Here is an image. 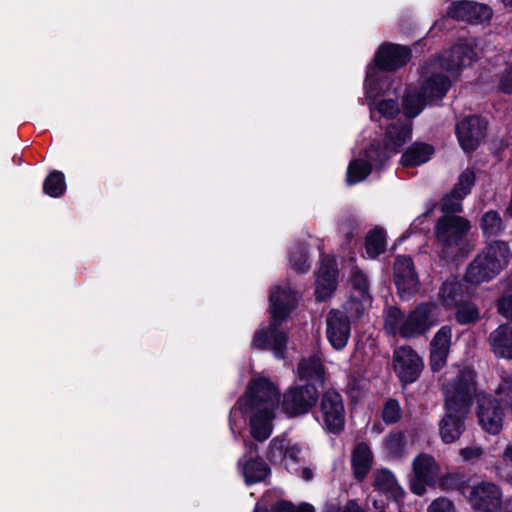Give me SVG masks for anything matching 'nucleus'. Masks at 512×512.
Returning a JSON list of instances; mask_svg holds the SVG:
<instances>
[{"instance_id":"obj_32","label":"nucleus","mask_w":512,"mask_h":512,"mask_svg":"<svg viewBox=\"0 0 512 512\" xmlns=\"http://www.w3.org/2000/svg\"><path fill=\"white\" fill-rule=\"evenodd\" d=\"M386 233L383 229L375 228L366 237V254L374 259L385 251Z\"/></svg>"},{"instance_id":"obj_34","label":"nucleus","mask_w":512,"mask_h":512,"mask_svg":"<svg viewBox=\"0 0 512 512\" xmlns=\"http://www.w3.org/2000/svg\"><path fill=\"white\" fill-rule=\"evenodd\" d=\"M350 282L353 288L358 292V296H354V300H358L363 307V303H369L371 297L369 295V282L367 276L358 268L351 272Z\"/></svg>"},{"instance_id":"obj_9","label":"nucleus","mask_w":512,"mask_h":512,"mask_svg":"<svg viewBox=\"0 0 512 512\" xmlns=\"http://www.w3.org/2000/svg\"><path fill=\"white\" fill-rule=\"evenodd\" d=\"M375 67L371 66L366 73L364 81V89L366 97L369 99V111L372 121H380L385 119L392 120L399 114L400 108L398 102L394 98L378 96L379 91L386 86L385 82H377L374 79Z\"/></svg>"},{"instance_id":"obj_31","label":"nucleus","mask_w":512,"mask_h":512,"mask_svg":"<svg viewBox=\"0 0 512 512\" xmlns=\"http://www.w3.org/2000/svg\"><path fill=\"white\" fill-rule=\"evenodd\" d=\"M479 226L486 238L498 236L504 230L503 220L495 210L486 211L479 220Z\"/></svg>"},{"instance_id":"obj_38","label":"nucleus","mask_w":512,"mask_h":512,"mask_svg":"<svg viewBox=\"0 0 512 512\" xmlns=\"http://www.w3.org/2000/svg\"><path fill=\"white\" fill-rule=\"evenodd\" d=\"M402 410L400 404L395 399H389L382 410V418L386 424H394L400 420Z\"/></svg>"},{"instance_id":"obj_37","label":"nucleus","mask_w":512,"mask_h":512,"mask_svg":"<svg viewBox=\"0 0 512 512\" xmlns=\"http://www.w3.org/2000/svg\"><path fill=\"white\" fill-rule=\"evenodd\" d=\"M479 318V311L472 303H463L459 305L456 312V320L460 324H469Z\"/></svg>"},{"instance_id":"obj_44","label":"nucleus","mask_w":512,"mask_h":512,"mask_svg":"<svg viewBox=\"0 0 512 512\" xmlns=\"http://www.w3.org/2000/svg\"><path fill=\"white\" fill-rule=\"evenodd\" d=\"M484 451L483 449L478 445H472L469 447L462 448L460 450V455L465 461H476L481 459L483 456Z\"/></svg>"},{"instance_id":"obj_7","label":"nucleus","mask_w":512,"mask_h":512,"mask_svg":"<svg viewBox=\"0 0 512 512\" xmlns=\"http://www.w3.org/2000/svg\"><path fill=\"white\" fill-rule=\"evenodd\" d=\"M509 245L501 240L491 241L467 267L465 279L472 284H480L495 278L509 263Z\"/></svg>"},{"instance_id":"obj_57","label":"nucleus","mask_w":512,"mask_h":512,"mask_svg":"<svg viewBox=\"0 0 512 512\" xmlns=\"http://www.w3.org/2000/svg\"><path fill=\"white\" fill-rule=\"evenodd\" d=\"M356 313H357L358 315H359V314H361V311L359 310V308H358V307L356 308Z\"/></svg>"},{"instance_id":"obj_29","label":"nucleus","mask_w":512,"mask_h":512,"mask_svg":"<svg viewBox=\"0 0 512 512\" xmlns=\"http://www.w3.org/2000/svg\"><path fill=\"white\" fill-rule=\"evenodd\" d=\"M351 462L354 477L358 481L364 480L373 462L372 452L366 443L362 442L356 445L352 452Z\"/></svg>"},{"instance_id":"obj_22","label":"nucleus","mask_w":512,"mask_h":512,"mask_svg":"<svg viewBox=\"0 0 512 512\" xmlns=\"http://www.w3.org/2000/svg\"><path fill=\"white\" fill-rule=\"evenodd\" d=\"M448 17L469 23H483L492 16V10L484 4L470 1L453 2L447 12Z\"/></svg>"},{"instance_id":"obj_24","label":"nucleus","mask_w":512,"mask_h":512,"mask_svg":"<svg viewBox=\"0 0 512 512\" xmlns=\"http://www.w3.org/2000/svg\"><path fill=\"white\" fill-rule=\"evenodd\" d=\"M452 341V329L450 326H442L433 336L430 342V367L433 371H439L447 362Z\"/></svg>"},{"instance_id":"obj_23","label":"nucleus","mask_w":512,"mask_h":512,"mask_svg":"<svg viewBox=\"0 0 512 512\" xmlns=\"http://www.w3.org/2000/svg\"><path fill=\"white\" fill-rule=\"evenodd\" d=\"M486 123L477 116L464 118L456 126V134L462 149L466 152L476 149L484 135Z\"/></svg>"},{"instance_id":"obj_18","label":"nucleus","mask_w":512,"mask_h":512,"mask_svg":"<svg viewBox=\"0 0 512 512\" xmlns=\"http://www.w3.org/2000/svg\"><path fill=\"white\" fill-rule=\"evenodd\" d=\"M394 282L402 299H408L418 292L420 282L410 257L398 256L396 258Z\"/></svg>"},{"instance_id":"obj_47","label":"nucleus","mask_w":512,"mask_h":512,"mask_svg":"<svg viewBox=\"0 0 512 512\" xmlns=\"http://www.w3.org/2000/svg\"><path fill=\"white\" fill-rule=\"evenodd\" d=\"M499 88L505 93H512V64L506 69L499 83Z\"/></svg>"},{"instance_id":"obj_48","label":"nucleus","mask_w":512,"mask_h":512,"mask_svg":"<svg viewBox=\"0 0 512 512\" xmlns=\"http://www.w3.org/2000/svg\"><path fill=\"white\" fill-rule=\"evenodd\" d=\"M291 473L298 475L304 481H310L313 476V470L310 467H297L296 464H293L290 468H287Z\"/></svg>"},{"instance_id":"obj_3","label":"nucleus","mask_w":512,"mask_h":512,"mask_svg":"<svg viewBox=\"0 0 512 512\" xmlns=\"http://www.w3.org/2000/svg\"><path fill=\"white\" fill-rule=\"evenodd\" d=\"M298 301L297 293L288 283L273 288L269 296L271 322L267 329H258L252 341L255 349H271L277 358H283L288 337L279 325L288 317Z\"/></svg>"},{"instance_id":"obj_36","label":"nucleus","mask_w":512,"mask_h":512,"mask_svg":"<svg viewBox=\"0 0 512 512\" xmlns=\"http://www.w3.org/2000/svg\"><path fill=\"white\" fill-rule=\"evenodd\" d=\"M465 197L455 190L445 195L442 200L443 215H454L462 211V200Z\"/></svg>"},{"instance_id":"obj_27","label":"nucleus","mask_w":512,"mask_h":512,"mask_svg":"<svg viewBox=\"0 0 512 512\" xmlns=\"http://www.w3.org/2000/svg\"><path fill=\"white\" fill-rule=\"evenodd\" d=\"M297 376L310 384L322 385L325 382V368L321 359L317 355L302 358L297 366Z\"/></svg>"},{"instance_id":"obj_21","label":"nucleus","mask_w":512,"mask_h":512,"mask_svg":"<svg viewBox=\"0 0 512 512\" xmlns=\"http://www.w3.org/2000/svg\"><path fill=\"white\" fill-rule=\"evenodd\" d=\"M301 448L286 438L275 437L269 443L266 457L274 465L290 468L301 461Z\"/></svg>"},{"instance_id":"obj_28","label":"nucleus","mask_w":512,"mask_h":512,"mask_svg":"<svg viewBox=\"0 0 512 512\" xmlns=\"http://www.w3.org/2000/svg\"><path fill=\"white\" fill-rule=\"evenodd\" d=\"M493 353L500 358L512 359V327L500 325L489 336Z\"/></svg>"},{"instance_id":"obj_39","label":"nucleus","mask_w":512,"mask_h":512,"mask_svg":"<svg viewBox=\"0 0 512 512\" xmlns=\"http://www.w3.org/2000/svg\"><path fill=\"white\" fill-rule=\"evenodd\" d=\"M290 263L292 264V267L298 272L308 271L310 265L308 264L306 247H295L291 252Z\"/></svg>"},{"instance_id":"obj_20","label":"nucleus","mask_w":512,"mask_h":512,"mask_svg":"<svg viewBox=\"0 0 512 512\" xmlns=\"http://www.w3.org/2000/svg\"><path fill=\"white\" fill-rule=\"evenodd\" d=\"M477 415L481 427L486 432L496 435L502 430L504 413L498 401L492 396H479Z\"/></svg>"},{"instance_id":"obj_4","label":"nucleus","mask_w":512,"mask_h":512,"mask_svg":"<svg viewBox=\"0 0 512 512\" xmlns=\"http://www.w3.org/2000/svg\"><path fill=\"white\" fill-rule=\"evenodd\" d=\"M411 139L410 125H403L398 128L391 125L387 128L384 138V147L372 143L364 150V159L351 161L347 168L346 180L349 185L359 183L366 179L372 168H378Z\"/></svg>"},{"instance_id":"obj_55","label":"nucleus","mask_w":512,"mask_h":512,"mask_svg":"<svg viewBox=\"0 0 512 512\" xmlns=\"http://www.w3.org/2000/svg\"><path fill=\"white\" fill-rule=\"evenodd\" d=\"M506 6H512V0H502Z\"/></svg>"},{"instance_id":"obj_42","label":"nucleus","mask_w":512,"mask_h":512,"mask_svg":"<svg viewBox=\"0 0 512 512\" xmlns=\"http://www.w3.org/2000/svg\"><path fill=\"white\" fill-rule=\"evenodd\" d=\"M474 182V172L472 170L466 169L459 176L458 183L456 184L453 190L457 191L462 196L466 197L470 193V190L474 185Z\"/></svg>"},{"instance_id":"obj_2","label":"nucleus","mask_w":512,"mask_h":512,"mask_svg":"<svg viewBox=\"0 0 512 512\" xmlns=\"http://www.w3.org/2000/svg\"><path fill=\"white\" fill-rule=\"evenodd\" d=\"M278 404L279 393L273 383L264 377L253 379L245 395L239 399V410L251 415V435L256 440L264 441L271 435L272 420Z\"/></svg>"},{"instance_id":"obj_5","label":"nucleus","mask_w":512,"mask_h":512,"mask_svg":"<svg viewBox=\"0 0 512 512\" xmlns=\"http://www.w3.org/2000/svg\"><path fill=\"white\" fill-rule=\"evenodd\" d=\"M438 321V307L433 303H421L408 314L396 306L385 311L384 330L388 335L405 339L425 334Z\"/></svg>"},{"instance_id":"obj_41","label":"nucleus","mask_w":512,"mask_h":512,"mask_svg":"<svg viewBox=\"0 0 512 512\" xmlns=\"http://www.w3.org/2000/svg\"><path fill=\"white\" fill-rule=\"evenodd\" d=\"M495 393L504 401L512 400V373L502 372L500 383L495 389Z\"/></svg>"},{"instance_id":"obj_56","label":"nucleus","mask_w":512,"mask_h":512,"mask_svg":"<svg viewBox=\"0 0 512 512\" xmlns=\"http://www.w3.org/2000/svg\"><path fill=\"white\" fill-rule=\"evenodd\" d=\"M230 429H231L232 433L235 434V432H234V424H233L231 419H230Z\"/></svg>"},{"instance_id":"obj_11","label":"nucleus","mask_w":512,"mask_h":512,"mask_svg":"<svg viewBox=\"0 0 512 512\" xmlns=\"http://www.w3.org/2000/svg\"><path fill=\"white\" fill-rule=\"evenodd\" d=\"M318 390L314 384L290 387L283 395L282 408L290 416L308 413L318 401Z\"/></svg>"},{"instance_id":"obj_14","label":"nucleus","mask_w":512,"mask_h":512,"mask_svg":"<svg viewBox=\"0 0 512 512\" xmlns=\"http://www.w3.org/2000/svg\"><path fill=\"white\" fill-rule=\"evenodd\" d=\"M413 477L410 480V489L416 495H423L426 486L435 485L440 478V467L435 459L428 454L418 455L412 463Z\"/></svg>"},{"instance_id":"obj_8","label":"nucleus","mask_w":512,"mask_h":512,"mask_svg":"<svg viewBox=\"0 0 512 512\" xmlns=\"http://www.w3.org/2000/svg\"><path fill=\"white\" fill-rule=\"evenodd\" d=\"M469 220L457 215H442L435 224L437 243L444 256H450L461 249L465 235L469 232Z\"/></svg>"},{"instance_id":"obj_43","label":"nucleus","mask_w":512,"mask_h":512,"mask_svg":"<svg viewBox=\"0 0 512 512\" xmlns=\"http://www.w3.org/2000/svg\"><path fill=\"white\" fill-rule=\"evenodd\" d=\"M427 512H456V509L449 499L441 497L432 501Z\"/></svg>"},{"instance_id":"obj_46","label":"nucleus","mask_w":512,"mask_h":512,"mask_svg":"<svg viewBox=\"0 0 512 512\" xmlns=\"http://www.w3.org/2000/svg\"><path fill=\"white\" fill-rule=\"evenodd\" d=\"M305 505L308 503H302L299 506H294L292 503L287 501L278 502L272 509V512H300Z\"/></svg>"},{"instance_id":"obj_13","label":"nucleus","mask_w":512,"mask_h":512,"mask_svg":"<svg viewBox=\"0 0 512 512\" xmlns=\"http://www.w3.org/2000/svg\"><path fill=\"white\" fill-rule=\"evenodd\" d=\"M323 427L330 433L339 434L345 426V408L342 396L335 390H327L320 400Z\"/></svg>"},{"instance_id":"obj_25","label":"nucleus","mask_w":512,"mask_h":512,"mask_svg":"<svg viewBox=\"0 0 512 512\" xmlns=\"http://www.w3.org/2000/svg\"><path fill=\"white\" fill-rule=\"evenodd\" d=\"M337 269L333 257L324 256L317 274L315 295L318 301L330 297L336 289Z\"/></svg>"},{"instance_id":"obj_17","label":"nucleus","mask_w":512,"mask_h":512,"mask_svg":"<svg viewBox=\"0 0 512 512\" xmlns=\"http://www.w3.org/2000/svg\"><path fill=\"white\" fill-rule=\"evenodd\" d=\"M394 370L403 383L415 382L423 368V359L409 346H402L394 351Z\"/></svg>"},{"instance_id":"obj_45","label":"nucleus","mask_w":512,"mask_h":512,"mask_svg":"<svg viewBox=\"0 0 512 512\" xmlns=\"http://www.w3.org/2000/svg\"><path fill=\"white\" fill-rule=\"evenodd\" d=\"M498 310L505 318L512 321V296H506L499 300Z\"/></svg>"},{"instance_id":"obj_19","label":"nucleus","mask_w":512,"mask_h":512,"mask_svg":"<svg viewBox=\"0 0 512 512\" xmlns=\"http://www.w3.org/2000/svg\"><path fill=\"white\" fill-rule=\"evenodd\" d=\"M351 334L350 320L341 310L332 309L326 317V337L335 350L346 347Z\"/></svg>"},{"instance_id":"obj_54","label":"nucleus","mask_w":512,"mask_h":512,"mask_svg":"<svg viewBox=\"0 0 512 512\" xmlns=\"http://www.w3.org/2000/svg\"><path fill=\"white\" fill-rule=\"evenodd\" d=\"M254 512H268V510L265 507L257 504L254 508Z\"/></svg>"},{"instance_id":"obj_50","label":"nucleus","mask_w":512,"mask_h":512,"mask_svg":"<svg viewBox=\"0 0 512 512\" xmlns=\"http://www.w3.org/2000/svg\"><path fill=\"white\" fill-rule=\"evenodd\" d=\"M503 459L506 462L512 463V444L508 445L507 448L505 449V451L503 453Z\"/></svg>"},{"instance_id":"obj_40","label":"nucleus","mask_w":512,"mask_h":512,"mask_svg":"<svg viewBox=\"0 0 512 512\" xmlns=\"http://www.w3.org/2000/svg\"><path fill=\"white\" fill-rule=\"evenodd\" d=\"M439 299L445 307H452L457 303L456 284L446 281L439 290Z\"/></svg>"},{"instance_id":"obj_35","label":"nucleus","mask_w":512,"mask_h":512,"mask_svg":"<svg viewBox=\"0 0 512 512\" xmlns=\"http://www.w3.org/2000/svg\"><path fill=\"white\" fill-rule=\"evenodd\" d=\"M66 190L64 174L60 171L51 172L44 181L43 191L50 197H59Z\"/></svg>"},{"instance_id":"obj_6","label":"nucleus","mask_w":512,"mask_h":512,"mask_svg":"<svg viewBox=\"0 0 512 512\" xmlns=\"http://www.w3.org/2000/svg\"><path fill=\"white\" fill-rule=\"evenodd\" d=\"M449 87L450 81L445 75L432 73L431 76L426 78L420 91L416 88H408L402 100V112L405 116V120L393 121L387 125L386 129L391 125H396L400 128L407 124H409L412 129L411 120L423 111L427 103L442 99L446 95Z\"/></svg>"},{"instance_id":"obj_53","label":"nucleus","mask_w":512,"mask_h":512,"mask_svg":"<svg viewBox=\"0 0 512 512\" xmlns=\"http://www.w3.org/2000/svg\"><path fill=\"white\" fill-rule=\"evenodd\" d=\"M300 512H315L312 505H305Z\"/></svg>"},{"instance_id":"obj_33","label":"nucleus","mask_w":512,"mask_h":512,"mask_svg":"<svg viewBox=\"0 0 512 512\" xmlns=\"http://www.w3.org/2000/svg\"><path fill=\"white\" fill-rule=\"evenodd\" d=\"M405 436L400 431L391 432L383 442V451L389 458H400L404 454Z\"/></svg>"},{"instance_id":"obj_12","label":"nucleus","mask_w":512,"mask_h":512,"mask_svg":"<svg viewBox=\"0 0 512 512\" xmlns=\"http://www.w3.org/2000/svg\"><path fill=\"white\" fill-rule=\"evenodd\" d=\"M468 502L479 512H503V492L501 488L488 481L480 482L471 487Z\"/></svg>"},{"instance_id":"obj_10","label":"nucleus","mask_w":512,"mask_h":512,"mask_svg":"<svg viewBox=\"0 0 512 512\" xmlns=\"http://www.w3.org/2000/svg\"><path fill=\"white\" fill-rule=\"evenodd\" d=\"M410 59V51L401 45L384 44L375 54L374 61L368 66L367 70L373 66L374 79L377 82L387 83V79L383 77L384 71H393L405 65Z\"/></svg>"},{"instance_id":"obj_30","label":"nucleus","mask_w":512,"mask_h":512,"mask_svg":"<svg viewBox=\"0 0 512 512\" xmlns=\"http://www.w3.org/2000/svg\"><path fill=\"white\" fill-rule=\"evenodd\" d=\"M434 154V148L430 144L415 142L402 155L403 166H419L430 160Z\"/></svg>"},{"instance_id":"obj_15","label":"nucleus","mask_w":512,"mask_h":512,"mask_svg":"<svg viewBox=\"0 0 512 512\" xmlns=\"http://www.w3.org/2000/svg\"><path fill=\"white\" fill-rule=\"evenodd\" d=\"M478 56L477 44L474 39H463L450 50L445 51L438 61L433 64L442 69L454 72L469 66Z\"/></svg>"},{"instance_id":"obj_1","label":"nucleus","mask_w":512,"mask_h":512,"mask_svg":"<svg viewBox=\"0 0 512 512\" xmlns=\"http://www.w3.org/2000/svg\"><path fill=\"white\" fill-rule=\"evenodd\" d=\"M476 374L464 367L457 376L444 384L445 414L439 423V433L444 443L455 442L464 431V419L468 414L476 393Z\"/></svg>"},{"instance_id":"obj_51","label":"nucleus","mask_w":512,"mask_h":512,"mask_svg":"<svg viewBox=\"0 0 512 512\" xmlns=\"http://www.w3.org/2000/svg\"><path fill=\"white\" fill-rule=\"evenodd\" d=\"M454 479H455L454 475H447L446 477H444L442 479L441 485L444 488H451V483H452V481H454Z\"/></svg>"},{"instance_id":"obj_52","label":"nucleus","mask_w":512,"mask_h":512,"mask_svg":"<svg viewBox=\"0 0 512 512\" xmlns=\"http://www.w3.org/2000/svg\"><path fill=\"white\" fill-rule=\"evenodd\" d=\"M503 512H512V497L505 501Z\"/></svg>"},{"instance_id":"obj_16","label":"nucleus","mask_w":512,"mask_h":512,"mask_svg":"<svg viewBox=\"0 0 512 512\" xmlns=\"http://www.w3.org/2000/svg\"><path fill=\"white\" fill-rule=\"evenodd\" d=\"M245 453L237 462V469L247 485L264 481L270 475V468L257 457L258 447L252 441H245Z\"/></svg>"},{"instance_id":"obj_49","label":"nucleus","mask_w":512,"mask_h":512,"mask_svg":"<svg viewBox=\"0 0 512 512\" xmlns=\"http://www.w3.org/2000/svg\"><path fill=\"white\" fill-rule=\"evenodd\" d=\"M341 512H365V510L355 499H352L346 502Z\"/></svg>"},{"instance_id":"obj_26","label":"nucleus","mask_w":512,"mask_h":512,"mask_svg":"<svg viewBox=\"0 0 512 512\" xmlns=\"http://www.w3.org/2000/svg\"><path fill=\"white\" fill-rule=\"evenodd\" d=\"M373 486L375 489L396 502L402 500L405 492L399 485L395 475L386 468L374 472Z\"/></svg>"}]
</instances>
